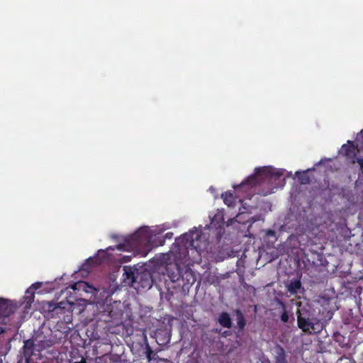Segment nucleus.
Segmentation results:
<instances>
[{"instance_id":"nucleus-14","label":"nucleus","mask_w":363,"mask_h":363,"mask_svg":"<svg viewBox=\"0 0 363 363\" xmlns=\"http://www.w3.org/2000/svg\"><path fill=\"white\" fill-rule=\"evenodd\" d=\"M211 225H213L216 228H222L224 225V213L222 211L218 212L211 218Z\"/></svg>"},{"instance_id":"nucleus-28","label":"nucleus","mask_w":363,"mask_h":363,"mask_svg":"<svg viewBox=\"0 0 363 363\" xmlns=\"http://www.w3.org/2000/svg\"><path fill=\"white\" fill-rule=\"evenodd\" d=\"M333 315V313H332L330 311L328 312V320H330L332 318Z\"/></svg>"},{"instance_id":"nucleus-13","label":"nucleus","mask_w":363,"mask_h":363,"mask_svg":"<svg viewBox=\"0 0 363 363\" xmlns=\"http://www.w3.org/2000/svg\"><path fill=\"white\" fill-rule=\"evenodd\" d=\"M274 352V363H287L286 352L280 345H276Z\"/></svg>"},{"instance_id":"nucleus-7","label":"nucleus","mask_w":363,"mask_h":363,"mask_svg":"<svg viewBox=\"0 0 363 363\" xmlns=\"http://www.w3.org/2000/svg\"><path fill=\"white\" fill-rule=\"evenodd\" d=\"M121 314L122 313L121 312L113 311L112 306H106V308L103 311L99 312L96 318L98 321L111 323L118 319Z\"/></svg>"},{"instance_id":"nucleus-29","label":"nucleus","mask_w":363,"mask_h":363,"mask_svg":"<svg viewBox=\"0 0 363 363\" xmlns=\"http://www.w3.org/2000/svg\"><path fill=\"white\" fill-rule=\"evenodd\" d=\"M347 363H356V362L353 359H348Z\"/></svg>"},{"instance_id":"nucleus-11","label":"nucleus","mask_w":363,"mask_h":363,"mask_svg":"<svg viewBox=\"0 0 363 363\" xmlns=\"http://www.w3.org/2000/svg\"><path fill=\"white\" fill-rule=\"evenodd\" d=\"M182 283H179V286H182L183 289L189 288L192 286L195 281L196 277L194 273L191 269H185V270H182V277L180 279Z\"/></svg>"},{"instance_id":"nucleus-3","label":"nucleus","mask_w":363,"mask_h":363,"mask_svg":"<svg viewBox=\"0 0 363 363\" xmlns=\"http://www.w3.org/2000/svg\"><path fill=\"white\" fill-rule=\"evenodd\" d=\"M33 355H35L34 342L32 340H27L24 342L22 350L18 355L16 363H34Z\"/></svg>"},{"instance_id":"nucleus-24","label":"nucleus","mask_w":363,"mask_h":363,"mask_svg":"<svg viewBox=\"0 0 363 363\" xmlns=\"http://www.w3.org/2000/svg\"><path fill=\"white\" fill-rule=\"evenodd\" d=\"M245 212H241L240 213H238L235 217L236 221H238L240 223L245 224V221L242 220V217L243 218H245Z\"/></svg>"},{"instance_id":"nucleus-16","label":"nucleus","mask_w":363,"mask_h":363,"mask_svg":"<svg viewBox=\"0 0 363 363\" xmlns=\"http://www.w3.org/2000/svg\"><path fill=\"white\" fill-rule=\"evenodd\" d=\"M74 291H79L83 290L86 292H91L92 289H94L91 286H90L87 282L79 281L76 282L75 284L72 285L71 287Z\"/></svg>"},{"instance_id":"nucleus-10","label":"nucleus","mask_w":363,"mask_h":363,"mask_svg":"<svg viewBox=\"0 0 363 363\" xmlns=\"http://www.w3.org/2000/svg\"><path fill=\"white\" fill-rule=\"evenodd\" d=\"M341 151L347 159L351 160L352 164L355 163L357 150L352 141L348 140L347 144L343 145Z\"/></svg>"},{"instance_id":"nucleus-15","label":"nucleus","mask_w":363,"mask_h":363,"mask_svg":"<svg viewBox=\"0 0 363 363\" xmlns=\"http://www.w3.org/2000/svg\"><path fill=\"white\" fill-rule=\"evenodd\" d=\"M218 321L223 328H230L232 327L231 318L227 312H222L219 315Z\"/></svg>"},{"instance_id":"nucleus-19","label":"nucleus","mask_w":363,"mask_h":363,"mask_svg":"<svg viewBox=\"0 0 363 363\" xmlns=\"http://www.w3.org/2000/svg\"><path fill=\"white\" fill-rule=\"evenodd\" d=\"M145 340L146 341L145 345V354L147 361L150 362L152 360H156L158 357L157 353L154 352L150 345L147 342V337L145 336Z\"/></svg>"},{"instance_id":"nucleus-5","label":"nucleus","mask_w":363,"mask_h":363,"mask_svg":"<svg viewBox=\"0 0 363 363\" xmlns=\"http://www.w3.org/2000/svg\"><path fill=\"white\" fill-rule=\"evenodd\" d=\"M130 240L135 247L143 245H147L151 240V234L147 228H140L130 235Z\"/></svg>"},{"instance_id":"nucleus-26","label":"nucleus","mask_w":363,"mask_h":363,"mask_svg":"<svg viewBox=\"0 0 363 363\" xmlns=\"http://www.w3.org/2000/svg\"><path fill=\"white\" fill-rule=\"evenodd\" d=\"M357 138L358 141H360L363 144V129L357 135Z\"/></svg>"},{"instance_id":"nucleus-9","label":"nucleus","mask_w":363,"mask_h":363,"mask_svg":"<svg viewBox=\"0 0 363 363\" xmlns=\"http://www.w3.org/2000/svg\"><path fill=\"white\" fill-rule=\"evenodd\" d=\"M167 277L172 282L180 281L182 277V269L177 263H169L166 266Z\"/></svg>"},{"instance_id":"nucleus-2","label":"nucleus","mask_w":363,"mask_h":363,"mask_svg":"<svg viewBox=\"0 0 363 363\" xmlns=\"http://www.w3.org/2000/svg\"><path fill=\"white\" fill-rule=\"evenodd\" d=\"M297 323L300 329L309 333H319L324 328L323 323L306 309L298 310Z\"/></svg>"},{"instance_id":"nucleus-30","label":"nucleus","mask_w":363,"mask_h":363,"mask_svg":"<svg viewBox=\"0 0 363 363\" xmlns=\"http://www.w3.org/2000/svg\"><path fill=\"white\" fill-rule=\"evenodd\" d=\"M189 242H190V245H194V241L195 240H188Z\"/></svg>"},{"instance_id":"nucleus-21","label":"nucleus","mask_w":363,"mask_h":363,"mask_svg":"<svg viewBox=\"0 0 363 363\" xmlns=\"http://www.w3.org/2000/svg\"><path fill=\"white\" fill-rule=\"evenodd\" d=\"M236 315H237V324L240 330H242L244 329L245 325H246V320L245 319V317L242 312L240 310L236 311Z\"/></svg>"},{"instance_id":"nucleus-25","label":"nucleus","mask_w":363,"mask_h":363,"mask_svg":"<svg viewBox=\"0 0 363 363\" xmlns=\"http://www.w3.org/2000/svg\"><path fill=\"white\" fill-rule=\"evenodd\" d=\"M266 235L267 237H275L276 235V233L274 230H268L267 232H266Z\"/></svg>"},{"instance_id":"nucleus-20","label":"nucleus","mask_w":363,"mask_h":363,"mask_svg":"<svg viewBox=\"0 0 363 363\" xmlns=\"http://www.w3.org/2000/svg\"><path fill=\"white\" fill-rule=\"evenodd\" d=\"M296 174L298 177V179L301 184H308L311 182V179L307 173V171L306 172H296Z\"/></svg>"},{"instance_id":"nucleus-4","label":"nucleus","mask_w":363,"mask_h":363,"mask_svg":"<svg viewBox=\"0 0 363 363\" xmlns=\"http://www.w3.org/2000/svg\"><path fill=\"white\" fill-rule=\"evenodd\" d=\"M17 305L9 299L0 298V323L6 325V319L13 313Z\"/></svg>"},{"instance_id":"nucleus-23","label":"nucleus","mask_w":363,"mask_h":363,"mask_svg":"<svg viewBox=\"0 0 363 363\" xmlns=\"http://www.w3.org/2000/svg\"><path fill=\"white\" fill-rule=\"evenodd\" d=\"M283 308H284V311L283 313H281V316H280V318H281V320L286 323H288L289 322V316L288 315V312L286 311V308H285V306L283 305Z\"/></svg>"},{"instance_id":"nucleus-18","label":"nucleus","mask_w":363,"mask_h":363,"mask_svg":"<svg viewBox=\"0 0 363 363\" xmlns=\"http://www.w3.org/2000/svg\"><path fill=\"white\" fill-rule=\"evenodd\" d=\"M221 197L225 204L228 206H232L235 203V198L232 192H225L222 194Z\"/></svg>"},{"instance_id":"nucleus-22","label":"nucleus","mask_w":363,"mask_h":363,"mask_svg":"<svg viewBox=\"0 0 363 363\" xmlns=\"http://www.w3.org/2000/svg\"><path fill=\"white\" fill-rule=\"evenodd\" d=\"M26 295L25 296V299H26V301L28 304H31V303H33L34 301V298H35V295H34V292L33 291H30L29 289H28L26 292Z\"/></svg>"},{"instance_id":"nucleus-6","label":"nucleus","mask_w":363,"mask_h":363,"mask_svg":"<svg viewBox=\"0 0 363 363\" xmlns=\"http://www.w3.org/2000/svg\"><path fill=\"white\" fill-rule=\"evenodd\" d=\"M135 285L138 288L150 289L153 285V279L150 272L144 271L139 272L136 271Z\"/></svg>"},{"instance_id":"nucleus-17","label":"nucleus","mask_w":363,"mask_h":363,"mask_svg":"<svg viewBox=\"0 0 363 363\" xmlns=\"http://www.w3.org/2000/svg\"><path fill=\"white\" fill-rule=\"evenodd\" d=\"M125 279L130 281V282L132 284V285H134V283L135 282V276H136V272L132 270L131 268L128 267H124L123 268Z\"/></svg>"},{"instance_id":"nucleus-31","label":"nucleus","mask_w":363,"mask_h":363,"mask_svg":"<svg viewBox=\"0 0 363 363\" xmlns=\"http://www.w3.org/2000/svg\"><path fill=\"white\" fill-rule=\"evenodd\" d=\"M250 219H252V223H254L256 220L253 217L250 218ZM250 220V218L247 219V220Z\"/></svg>"},{"instance_id":"nucleus-8","label":"nucleus","mask_w":363,"mask_h":363,"mask_svg":"<svg viewBox=\"0 0 363 363\" xmlns=\"http://www.w3.org/2000/svg\"><path fill=\"white\" fill-rule=\"evenodd\" d=\"M62 305V303H57L53 301H48L43 303V308L45 313H48L49 318H55L64 312L65 308Z\"/></svg>"},{"instance_id":"nucleus-1","label":"nucleus","mask_w":363,"mask_h":363,"mask_svg":"<svg viewBox=\"0 0 363 363\" xmlns=\"http://www.w3.org/2000/svg\"><path fill=\"white\" fill-rule=\"evenodd\" d=\"M282 177L283 172L281 170L267 167H258L255 169L254 174L249 176L240 184L235 186V189L239 190L247 187L251 190L253 188L263 186L264 188L260 194L267 196L274 193V190L282 184L285 180Z\"/></svg>"},{"instance_id":"nucleus-12","label":"nucleus","mask_w":363,"mask_h":363,"mask_svg":"<svg viewBox=\"0 0 363 363\" xmlns=\"http://www.w3.org/2000/svg\"><path fill=\"white\" fill-rule=\"evenodd\" d=\"M286 289L290 295H296L298 293L302 294L304 291L301 281L299 279H293L290 280L289 284L286 285Z\"/></svg>"},{"instance_id":"nucleus-27","label":"nucleus","mask_w":363,"mask_h":363,"mask_svg":"<svg viewBox=\"0 0 363 363\" xmlns=\"http://www.w3.org/2000/svg\"><path fill=\"white\" fill-rule=\"evenodd\" d=\"M173 233H167L166 235H165V238H171L172 236Z\"/></svg>"}]
</instances>
